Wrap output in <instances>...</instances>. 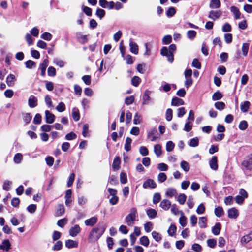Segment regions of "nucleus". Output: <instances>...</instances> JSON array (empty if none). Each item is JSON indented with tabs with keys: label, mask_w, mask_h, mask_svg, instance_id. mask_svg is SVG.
<instances>
[{
	"label": "nucleus",
	"mask_w": 252,
	"mask_h": 252,
	"mask_svg": "<svg viewBox=\"0 0 252 252\" xmlns=\"http://www.w3.org/2000/svg\"><path fill=\"white\" fill-rule=\"evenodd\" d=\"M107 226L103 222H99L97 225L94 227L89 233L88 241L90 243H94L97 241L104 233Z\"/></svg>",
	"instance_id": "obj_1"
},
{
	"label": "nucleus",
	"mask_w": 252,
	"mask_h": 252,
	"mask_svg": "<svg viewBox=\"0 0 252 252\" xmlns=\"http://www.w3.org/2000/svg\"><path fill=\"white\" fill-rule=\"evenodd\" d=\"M137 213L136 208L133 207L130 209V213L125 218V221L128 226H132L134 224L133 221L136 219Z\"/></svg>",
	"instance_id": "obj_2"
},
{
	"label": "nucleus",
	"mask_w": 252,
	"mask_h": 252,
	"mask_svg": "<svg viewBox=\"0 0 252 252\" xmlns=\"http://www.w3.org/2000/svg\"><path fill=\"white\" fill-rule=\"evenodd\" d=\"M242 166L243 170L244 171L252 170V155L243 161Z\"/></svg>",
	"instance_id": "obj_3"
},
{
	"label": "nucleus",
	"mask_w": 252,
	"mask_h": 252,
	"mask_svg": "<svg viewBox=\"0 0 252 252\" xmlns=\"http://www.w3.org/2000/svg\"><path fill=\"white\" fill-rule=\"evenodd\" d=\"M157 187V184L155 182L151 179H148L144 182L143 184V187L144 189L151 188L155 189Z\"/></svg>",
	"instance_id": "obj_4"
},
{
	"label": "nucleus",
	"mask_w": 252,
	"mask_h": 252,
	"mask_svg": "<svg viewBox=\"0 0 252 252\" xmlns=\"http://www.w3.org/2000/svg\"><path fill=\"white\" fill-rule=\"evenodd\" d=\"M48 60L47 59H45L39 65V69L41 70V75L43 77L45 76L46 70L48 65Z\"/></svg>",
	"instance_id": "obj_5"
},
{
	"label": "nucleus",
	"mask_w": 252,
	"mask_h": 252,
	"mask_svg": "<svg viewBox=\"0 0 252 252\" xmlns=\"http://www.w3.org/2000/svg\"><path fill=\"white\" fill-rule=\"evenodd\" d=\"M221 14L220 10H211L209 12L208 17L213 20H216L220 17Z\"/></svg>",
	"instance_id": "obj_6"
},
{
	"label": "nucleus",
	"mask_w": 252,
	"mask_h": 252,
	"mask_svg": "<svg viewBox=\"0 0 252 252\" xmlns=\"http://www.w3.org/2000/svg\"><path fill=\"white\" fill-rule=\"evenodd\" d=\"M46 122L48 124H52L55 119V116L51 113L48 110H46L45 112Z\"/></svg>",
	"instance_id": "obj_7"
},
{
	"label": "nucleus",
	"mask_w": 252,
	"mask_h": 252,
	"mask_svg": "<svg viewBox=\"0 0 252 252\" xmlns=\"http://www.w3.org/2000/svg\"><path fill=\"white\" fill-rule=\"evenodd\" d=\"M37 98L34 95H31L28 99V105L31 108H34L37 105Z\"/></svg>",
	"instance_id": "obj_8"
},
{
	"label": "nucleus",
	"mask_w": 252,
	"mask_h": 252,
	"mask_svg": "<svg viewBox=\"0 0 252 252\" xmlns=\"http://www.w3.org/2000/svg\"><path fill=\"white\" fill-rule=\"evenodd\" d=\"M217 162V157L216 156H213L212 159L209 161V165L212 169L214 170H217L218 169V165Z\"/></svg>",
	"instance_id": "obj_9"
},
{
	"label": "nucleus",
	"mask_w": 252,
	"mask_h": 252,
	"mask_svg": "<svg viewBox=\"0 0 252 252\" xmlns=\"http://www.w3.org/2000/svg\"><path fill=\"white\" fill-rule=\"evenodd\" d=\"M97 220V218L95 216H94L89 219L86 220L84 223L86 226L92 227L96 223Z\"/></svg>",
	"instance_id": "obj_10"
},
{
	"label": "nucleus",
	"mask_w": 252,
	"mask_h": 252,
	"mask_svg": "<svg viewBox=\"0 0 252 252\" xmlns=\"http://www.w3.org/2000/svg\"><path fill=\"white\" fill-rule=\"evenodd\" d=\"M81 229L78 224L75 225L71 227L69 230V235L72 237H75L80 232Z\"/></svg>",
	"instance_id": "obj_11"
},
{
	"label": "nucleus",
	"mask_w": 252,
	"mask_h": 252,
	"mask_svg": "<svg viewBox=\"0 0 252 252\" xmlns=\"http://www.w3.org/2000/svg\"><path fill=\"white\" fill-rule=\"evenodd\" d=\"M176 47L175 44H171L169 46V61L171 63H172L174 60V55H173V52L176 50Z\"/></svg>",
	"instance_id": "obj_12"
},
{
	"label": "nucleus",
	"mask_w": 252,
	"mask_h": 252,
	"mask_svg": "<svg viewBox=\"0 0 252 252\" xmlns=\"http://www.w3.org/2000/svg\"><path fill=\"white\" fill-rule=\"evenodd\" d=\"M238 215V210L235 208H232L228 211V216L230 218L236 219Z\"/></svg>",
	"instance_id": "obj_13"
},
{
	"label": "nucleus",
	"mask_w": 252,
	"mask_h": 252,
	"mask_svg": "<svg viewBox=\"0 0 252 252\" xmlns=\"http://www.w3.org/2000/svg\"><path fill=\"white\" fill-rule=\"evenodd\" d=\"M252 240V232H251L248 234L242 237L241 239V243L243 245L247 244L250 241Z\"/></svg>",
	"instance_id": "obj_14"
},
{
	"label": "nucleus",
	"mask_w": 252,
	"mask_h": 252,
	"mask_svg": "<svg viewBox=\"0 0 252 252\" xmlns=\"http://www.w3.org/2000/svg\"><path fill=\"white\" fill-rule=\"evenodd\" d=\"M16 78L15 75L10 74L6 78V83L9 87H12L14 85Z\"/></svg>",
	"instance_id": "obj_15"
},
{
	"label": "nucleus",
	"mask_w": 252,
	"mask_h": 252,
	"mask_svg": "<svg viewBox=\"0 0 252 252\" xmlns=\"http://www.w3.org/2000/svg\"><path fill=\"white\" fill-rule=\"evenodd\" d=\"M129 46L130 51L131 53L135 55L138 54L139 51L138 46L135 42L130 40L129 43Z\"/></svg>",
	"instance_id": "obj_16"
},
{
	"label": "nucleus",
	"mask_w": 252,
	"mask_h": 252,
	"mask_svg": "<svg viewBox=\"0 0 252 252\" xmlns=\"http://www.w3.org/2000/svg\"><path fill=\"white\" fill-rule=\"evenodd\" d=\"M65 211V208L63 204H60L58 205L55 212L56 216L59 217L62 216Z\"/></svg>",
	"instance_id": "obj_17"
},
{
	"label": "nucleus",
	"mask_w": 252,
	"mask_h": 252,
	"mask_svg": "<svg viewBox=\"0 0 252 252\" xmlns=\"http://www.w3.org/2000/svg\"><path fill=\"white\" fill-rule=\"evenodd\" d=\"M11 247V244L8 239L2 241V244L0 245V249L8 251Z\"/></svg>",
	"instance_id": "obj_18"
},
{
	"label": "nucleus",
	"mask_w": 252,
	"mask_h": 252,
	"mask_svg": "<svg viewBox=\"0 0 252 252\" xmlns=\"http://www.w3.org/2000/svg\"><path fill=\"white\" fill-rule=\"evenodd\" d=\"M121 163V158L119 157H116L113 160L112 164V168L114 170H118L120 169Z\"/></svg>",
	"instance_id": "obj_19"
},
{
	"label": "nucleus",
	"mask_w": 252,
	"mask_h": 252,
	"mask_svg": "<svg viewBox=\"0 0 252 252\" xmlns=\"http://www.w3.org/2000/svg\"><path fill=\"white\" fill-rule=\"evenodd\" d=\"M230 11L234 14L235 19H240L241 18V13L237 7L234 6H231L230 7Z\"/></svg>",
	"instance_id": "obj_20"
},
{
	"label": "nucleus",
	"mask_w": 252,
	"mask_h": 252,
	"mask_svg": "<svg viewBox=\"0 0 252 252\" xmlns=\"http://www.w3.org/2000/svg\"><path fill=\"white\" fill-rule=\"evenodd\" d=\"M157 133V130L156 128H154L151 130V131L148 133V138L150 139L151 141H155L157 140V137L156 136V134Z\"/></svg>",
	"instance_id": "obj_21"
},
{
	"label": "nucleus",
	"mask_w": 252,
	"mask_h": 252,
	"mask_svg": "<svg viewBox=\"0 0 252 252\" xmlns=\"http://www.w3.org/2000/svg\"><path fill=\"white\" fill-rule=\"evenodd\" d=\"M184 104V101L182 99H180L177 97H173L171 101V105L172 106H179L182 105Z\"/></svg>",
	"instance_id": "obj_22"
},
{
	"label": "nucleus",
	"mask_w": 252,
	"mask_h": 252,
	"mask_svg": "<svg viewBox=\"0 0 252 252\" xmlns=\"http://www.w3.org/2000/svg\"><path fill=\"white\" fill-rule=\"evenodd\" d=\"M160 206L164 210H168L171 206V202L167 199H163L160 204Z\"/></svg>",
	"instance_id": "obj_23"
},
{
	"label": "nucleus",
	"mask_w": 252,
	"mask_h": 252,
	"mask_svg": "<svg viewBox=\"0 0 252 252\" xmlns=\"http://www.w3.org/2000/svg\"><path fill=\"white\" fill-rule=\"evenodd\" d=\"M221 230V224L220 223H216V224L212 227V232L215 235H218Z\"/></svg>",
	"instance_id": "obj_24"
},
{
	"label": "nucleus",
	"mask_w": 252,
	"mask_h": 252,
	"mask_svg": "<svg viewBox=\"0 0 252 252\" xmlns=\"http://www.w3.org/2000/svg\"><path fill=\"white\" fill-rule=\"evenodd\" d=\"M65 246L69 248H77L78 247V242L72 240H67L65 241Z\"/></svg>",
	"instance_id": "obj_25"
},
{
	"label": "nucleus",
	"mask_w": 252,
	"mask_h": 252,
	"mask_svg": "<svg viewBox=\"0 0 252 252\" xmlns=\"http://www.w3.org/2000/svg\"><path fill=\"white\" fill-rule=\"evenodd\" d=\"M220 0H211L210 2L209 7L212 9H217L220 6Z\"/></svg>",
	"instance_id": "obj_26"
},
{
	"label": "nucleus",
	"mask_w": 252,
	"mask_h": 252,
	"mask_svg": "<svg viewBox=\"0 0 252 252\" xmlns=\"http://www.w3.org/2000/svg\"><path fill=\"white\" fill-rule=\"evenodd\" d=\"M165 194L167 196L171 198L173 196L176 195L177 194V192L175 189L172 188H169L167 189V191Z\"/></svg>",
	"instance_id": "obj_27"
},
{
	"label": "nucleus",
	"mask_w": 252,
	"mask_h": 252,
	"mask_svg": "<svg viewBox=\"0 0 252 252\" xmlns=\"http://www.w3.org/2000/svg\"><path fill=\"white\" fill-rule=\"evenodd\" d=\"M72 117L75 121H78L80 119V114L78 109L74 107L72 109Z\"/></svg>",
	"instance_id": "obj_28"
},
{
	"label": "nucleus",
	"mask_w": 252,
	"mask_h": 252,
	"mask_svg": "<svg viewBox=\"0 0 252 252\" xmlns=\"http://www.w3.org/2000/svg\"><path fill=\"white\" fill-rule=\"evenodd\" d=\"M251 103L248 101H245L241 104L240 109L242 112H247L250 106Z\"/></svg>",
	"instance_id": "obj_29"
},
{
	"label": "nucleus",
	"mask_w": 252,
	"mask_h": 252,
	"mask_svg": "<svg viewBox=\"0 0 252 252\" xmlns=\"http://www.w3.org/2000/svg\"><path fill=\"white\" fill-rule=\"evenodd\" d=\"M147 215L151 219L155 218L157 215V212L154 209L150 208L146 211Z\"/></svg>",
	"instance_id": "obj_30"
},
{
	"label": "nucleus",
	"mask_w": 252,
	"mask_h": 252,
	"mask_svg": "<svg viewBox=\"0 0 252 252\" xmlns=\"http://www.w3.org/2000/svg\"><path fill=\"white\" fill-rule=\"evenodd\" d=\"M214 213L218 217H220L224 214V211L221 207H218L215 209Z\"/></svg>",
	"instance_id": "obj_31"
},
{
	"label": "nucleus",
	"mask_w": 252,
	"mask_h": 252,
	"mask_svg": "<svg viewBox=\"0 0 252 252\" xmlns=\"http://www.w3.org/2000/svg\"><path fill=\"white\" fill-rule=\"evenodd\" d=\"M223 97V95L219 91H217L212 95V100L214 101L221 99Z\"/></svg>",
	"instance_id": "obj_32"
},
{
	"label": "nucleus",
	"mask_w": 252,
	"mask_h": 252,
	"mask_svg": "<svg viewBox=\"0 0 252 252\" xmlns=\"http://www.w3.org/2000/svg\"><path fill=\"white\" fill-rule=\"evenodd\" d=\"M23 119L26 124H28L30 123L32 116L30 113H26L23 114Z\"/></svg>",
	"instance_id": "obj_33"
},
{
	"label": "nucleus",
	"mask_w": 252,
	"mask_h": 252,
	"mask_svg": "<svg viewBox=\"0 0 252 252\" xmlns=\"http://www.w3.org/2000/svg\"><path fill=\"white\" fill-rule=\"evenodd\" d=\"M25 64L26 67L29 69H32L33 68L35 67V66H36L35 62L32 60H29L26 61L25 63Z\"/></svg>",
	"instance_id": "obj_34"
},
{
	"label": "nucleus",
	"mask_w": 252,
	"mask_h": 252,
	"mask_svg": "<svg viewBox=\"0 0 252 252\" xmlns=\"http://www.w3.org/2000/svg\"><path fill=\"white\" fill-rule=\"evenodd\" d=\"M132 139L130 137H127L126 140V143L125 144V149L126 151L128 152L131 149V143Z\"/></svg>",
	"instance_id": "obj_35"
},
{
	"label": "nucleus",
	"mask_w": 252,
	"mask_h": 252,
	"mask_svg": "<svg viewBox=\"0 0 252 252\" xmlns=\"http://www.w3.org/2000/svg\"><path fill=\"white\" fill-rule=\"evenodd\" d=\"M189 145L192 147H197L199 145V139L196 137L190 140Z\"/></svg>",
	"instance_id": "obj_36"
},
{
	"label": "nucleus",
	"mask_w": 252,
	"mask_h": 252,
	"mask_svg": "<svg viewBox=\"0 0 252 252\" xmlns=\"http://www.w3.org/2000/svg\"><path fill=\"white\" fill-rule=\"evenodd\" d=\"M154 152L158 157H159L162 154L161 146L159 144L154 146Z\"/></svg>",
	"instance_id": "obj_37"
},
{
	"label": "nucleus",
	"mask_w": 252,
	"mask_h": 252,
	"mask_svg": "<svg viewBox=\"0 0 252 252\" xmlns=\"http://www.w3.org/2000/svg\"><path fill=\"white\" fill-rule=\"evenodd\" d=\"M207 219L205 217H202L199 218V225L200 228H206L207 227L206 224Z\"/></svg>",
	"instance_id": "obj_38"
},
{
	"label": "nucleus",
	"mask_w": 252,
	"mask_h": 252,
	"mask_svg": "<svg viewBox=\"0 0 252 252\" xmlns=\"http://www.w3.org/2000/svg\"><path fill=\"white\" fill-rule=\"evenodd\" d=\"M180 166L182 169L186 172L189 170L190 167L187 161H182L180 163Z\"/></svg>",
	"instance_id": "obj_39"
},
{
	"label": "nucleus",
	"mask_w": 252,
	"mask_h": 252,
	"mask_svg": "<svg viewBox=\"0 0 252 252\" xmlns=\"http://www.w3.org/2000/svg\"><path fill=\"white\" fill-rule=\"evenodd\" d=\"M140 243L146 247H147L149 244V240L147 236H144L140 238Z\"/></svg>",
	"instance_id": "obj_40"
},
{
	"label": "nucleus",
	"mask_w": 252,
	"mask_h": 252,
	"mask_svg": "<svg viewBox=\"0 0 252 252\" xmlns=\"http://www.w3.org/2000/svg\"><path fill=\"white\" fill-rule=\"evenodd\" d=\"M186 195L184 193H181L179 195L177 200L180 204L183 205L186 202Z\"/></svg>",
	"instance_id": "obj_41"
},
{
	"label": "nucleus",
	"mask_w": 252,
	"mask_h": 252,
	"mask_svg": "<svg viewBox=\"0 0 252 252\" xmlns=\"http://www.w3.org/2000/svg\"><path fill=\"white\" fill-rule=\"evenodd\" d=\"M215 108L219 110H222L225 108V104L223 102H216L215 104Z\"/></svg>",
	"instance_id": "obj_42"
},
{
	"label": "nucleus",
	"mask_w": 252,
	"mask_h": 252,
	"mask_svg": "<svg viewBox=\"0 0 252 252\" xmlns=\"http://www.w3.org/2000/svg\"><path fill=\"white\" fill-rule=\"evenodd\" d=\"M249 47V44L247 43H243L242 47V51L243 56L247 55Z\"/></svg>",
	"instance_id": "obj_43"
},
{
	"label": "nucleus",
	"mask_w": 252,
	"mask_h": 252,
	"mask_svg": "<svg viewBox=\"0 0 252 252\" xmlns=\"http://www.w3.org/2000/svg\"><path fill=\"white\" fill-rule=\"evenodd\" d=\"M161 199V195L159 193H155L153 195V202L155 204L158 203Z\"/></svg>",
	"instance_id": "obj_44"
},
{
	"label": "nucleus",
	"mask_w": 252,
	"mask_h": 252,
	"mask_svg": "<svg viewBox=\"0 0 252 252\" xmlns=\"http://www.w3.org/2000/svg\"><path fill=\"white\" fill-rule=\"evenodd\" d=\"M41 121H42L41 115L39 113H37L35 115V116L33 119V123L36 125H39V124H41Z\"/></svg>",
	"instance_id": "obj_45"
},
{
	"label": "nucleus",
	"mask_w": 252,
	"mask_h": 252,
	"mask_svg": "<svg viewBox=\"0 0 252 252\" xmlns=\"http://www.w3.org/2000/svg\"><path fill=\"white\" fill-rule=\"evenodd\" d=\"M176 13L175 8L173 7H171L168 9L166 12V14L167 17H172Z\"/></svg>",
	"instance_id": "obj_46"
},
{
	"label": "nucleus",
	"mask_w": 252,
	"mask_h": 252,
	"mask_svg": "<svg viewBox=\"0 0 252 252\" xmlns=\"http://www.w3.org/2000/svg\"><path fill=\"white\" fill-rule=\"evenodd\" d=\"M141 81L140 78L136 76H134L131 79V84L133 86L137 87Z\"/></svg>",
	"instance_id": "obj_47"
},
{
	"label": "nucleus",
	"mask_w": 252,
	"mask_h": 252,
	"mask_svg": "<svg viewBox=\"0 0 252 252\" xmlns=\"http://www.w3.org/2000/svg\"><path fill=\"white\" fill-rule=\"evenodd\" d=\"M175 147V144L171 141H169L166 143V149L168 152L172 151Z\"/></svg>",
	"instance_id": "obj_48"
},
{
	"label": "nucleus",
	"mask_w": 252,
	"mask_h": 252,
	"mask_svg": "<svg viewBox=\"0 0 252 252\" xmlns=\"http://www.w3.org/2000/svg\"><path fill=\"white\" fill-rule=\"evenodd\" d=\"M48 75L51 77H54L56 75V69L53 66H50L47 70Z\"/></svg>",
	"instance_id": "obj_49"
},
{
	"label": "nucleus",
	"mask_w": 252,
	"mask_h": 252,
	"mask_svg": "<svg viewBox=\"0 0 252 252\" xmlns=\"http://www.w3.org/2000/svg\"><path fill=\"white\" fill-rule=\"evenodd\" d=\"M84 83L87 85H90L91 82V77L90 75H85L82 77Z\"/></svg>",
	"instance_id": "obj_50"
},
{
	"label": "nucleus",
	"mask_w": 252,
	"mask_h": 252,
	"mask_svg": "<svg viewBox=\"0 0 252 252\" xmlns=\"http://www.w3.org/2000/svg\"><path fill=\"white\" fill-rule=\"evenodd\" d=\"M158 179L159 182L163 183L167 179L166 175L164 173L161 172L158 175Z\"/></svg>",
	"instance_id": "obj_51"
},
{
	"label": "nucleus",
	"mask_w": 252,
	"mask_h": 252,
	"mask_svg": "<svg viewBox=\"0 0 252 252\" xmlns=\"http://www.w3.org/2000/svg\"><path fill=\"white\" fill-rule=\"evenodd\" d=\"M12 185V182L10 181H5L3 183V189L6 191H8L10 189L11 185Z\"/></svg>",
	"instance_id": "obj_52"
},
{
	"label": "nucleus",
	"mask_w": 252,
	"mask_h": 252,
	"mask_svg": "<svg viewBox=\"0 0 252 252\" xmlns=\"http://www.w3.org/2000/svg\"><path fill=\"white\" fill-rule=\"evenodd\" d=\"M56 110L60 112H62L65 110V106L63 102H61L56 106Z\"/></svg>",
	"instance_id": "obj_53"
},
{
	"label": "nucleus",
	"mask_w": 252,
	"mask_h": 252,
	"mask_svg": "<svg viewBox=\"0 0 252 252\" xmlns=\"http://www.w3.org/2000/svg\"><path fill=\"white\" fill-rule=\"evenodd\" d=\"M63 243L61 241H58L53 247V250L59 251L62 248Z\"/></svg>",
	"instance_id": "obj_54"
},
{
	"label": "nucleus",
	"mask_w": 252,
	"mask_h": 252,
	"mask_svg": "<svg viewBox=\"0 0 252 252\" xmlns=\"http://www.w3.org/2000/svg\"><path fill=\"white\" fill-rule=\"evenodd\" d=\"M152 235L153 238L157 241L159 242L161 240V235L156 232V231H153L152 232Z\"/></svg>",
	"instance_id": "obj_55"
},
{
	"label": "nucleus",
	"mask_w": 252,
	"mask_h": 252,
	"mask_svg": "<svg viewBox=\"0 0 252 252\" xmlns=\"http://www.w3.org/2000/svg\"><path fill=\"white\" fill-rule=\"evenodd\" d=\"M172 110L168 108L166 111V119L167 121H170L172 119Z\"/></svg>",
	"instance_id": "obj_56"
},
{
	"label": "nucleus",
	"mask_w": 252,
	"mask_h": 252,
	"mask_svg": "<svg viewBox=\"0 0 252 252\" xmlns=\"http://www.w3.org/2000/svg\"><path fill=\"white\" fill-rule=\"evenodd\" d=\"M109 182L112 185H116L118 183L117 177L114 175H112L110 176L109 179Z\"/></svg>",
	"instance_id": "obj_57"
},
{
	"label": "nucleus",
	"mask_w": 252,
	"mask_h": 252,
	"mask_svg": "<svg viewBox=\"0 0 252 252\" xmlns=\"http://www.w3.org/2000/svg\"><path fill=\"white\" fill-rule=\"evenodd\" d=\"M23 158L22 155L21 153H17L14 157V161L16 163H19Z\"/></svg>",
	"instance_id": "obj_58"
},
{
	"label": "nucleus",
	"mask_w": 252,
	"mask_h": 252,
	"mask_svg": "<svg viewBox=\"0 0 252 252\" xmlns=\"http://www.w3.org/2000/svg\"><path fill=\"white\" fill-rule=\"evenodd\" d=\"M247 122L244 120L240 122L239 125V128L242 130H245L248 127Z\"/></svg>",
	"instance_id": "obj_59"
},
{
	"label": "nucleus",
	"mask_w": 252,
	"mask_h": 252,
	"mask_svg": "<svg viewBox=\"0 0 252 252\" xmlns=\"http://www.w3.org/2000/svg\"><path fill=\"white\" fill-rule=\"evenodd\" d=\"M207 243L208 247L213 248L216 246L217 242L214 239H209L207 240Z\"/></svg>",
	"instance_id": "obj_60"
},
{
	"label": "nucleus",
	"mask_w": 252,
	"mask_h": 252,
	"mask_svg": "<svg viewBox=\"0 0 252 252\" xmlns=\"http://www.w3.org/2000/svg\"><path fill=\"white\" fill-rule=\"evenodd\" d=\"M176 231V227L174 225H171L168 230V234L172 236Z\"/></svg>",
	"instance_id": "obj_61"
},
{
	"label": "nucleus",
	"mask_w": 252,
	"mask_h": 252,
	"mask_svg": "<svg viewBox=\"0 0 252 252\" xmlns=\"http://www.w3.org/2000/svg\"><path fill=\"white\" fill-rule=\"evenodd\" d=\"M139 152L143 156L148 155L149 153L148 149L145 146H141L140 147Z\"/></svg>",
	"instance_id": "obj_62"
},
{
	"label": "nucleus",
	"mask_w": 252,
	"mask_h": 252,
	"mask_svg": "<svg viewBox=\"0 0 252 252\" xmlns=\"http://www.w3.org/2000/svg\"><path fill=\"white\" fill-rule=\"evenodd\" d=\"M205 211V208L202 203H201L198 206L196 209V212L198 214H202L204 213Z\"/></svg>",
	"instance_id": "obj_63"
},
{
	"label": "nucleus",
	"mask_w": 252,
	"mask_h": 252,
	"mask_svg": "<svg viewBox=\"0 0 252 252\" xmlns=\"http://www.w3.org/2000/svg\"><path fill=\"white\" fill-rule=\"evenodd\" d=\"M105 12L103 9L98 8L96 11V15L100 18V19H102L105 16Z\"/></svg>",
	"instance_id": "obj_64"
}]
</instances>
